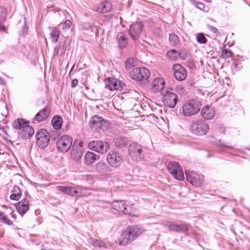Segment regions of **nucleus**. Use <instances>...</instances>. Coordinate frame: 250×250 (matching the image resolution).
<instances>
[{
	"label": "nucleus",
	"instance_id": "1",
	"mask_svg": "<svg viewBox=\"0 0 250 250\" xmlns=\"http://www.w3.org/2000/svg\"><path fill=\"white\" fill-rule=\"evenodd\" d=\"M144 231V229L137 226L128 227L123 232L120 238V245L125 246L130 243L143 233Z\"/></svg>",
	"mask_w": 250,
	"mask_h": 250
},
{
	"label": "nucleus",
	"instance_id": "2",
	"mask_svg": "<svg viewBox=\"0 0 250 250\" xmlns=\"http://www.w3.org/2000/svg\"><path fill=\"white\" fill-rule=\"evenodd\" d=\"M202 106L201 103L195 99L184 102L182 105L183 115L185 117H191L197 114Z\"/></svg>",
	"mask_w": 250,
	"mask_h": 250
},
{
	"label": "nucleus",
	"instance_id": "3",
	"mask_svg": "<svg viewBox=\"0 0 250 250\" xmlns=\"http://www.w3.org/2000/svg\"><path fill=\"white\" fill-rule=\"evenodd\" d=\"M209 130L208 124L201 120H198L192 123L190 131L192 134L196 135H204L207 134Z\"/></svg>",
	"mask_w": 250,
	"mask_h": 250
},
{
	"label": "nucleus",
	"instance_id": "4",
	"mask_svg": "<svg viewBox=\"0 0 250 250\" xmlns=\"http://www.w3.org/2000/svg\"><path fill=\"white\" fill-rule=\"evenodd\" d=\"M36 138L37 146L41 148H44L49 144L50 135L46 129H41L37 132Z\"/></svg>",
	"mask_w": 250,
	"mask_h": 250
},
{
	"label": "nucleus",
	"instance_id": "5",
	"mask_svg": "<svg viewBox=\"0 0 250 250\" xmlns=\"http://www.w3.org/2000/svg\"><path fill=\"white\" fill-rule=\"evenodd\" d=\"M130 77L133 80L141 81L146 80L149 77L150 72L148 69L144 68H135L130 72Z\"/></svg>",
	"mask_w": 250,
	"mask_h": 250
},
{
	"label": "nucleus",
	"instance_id": "6",
	"mask_svg": "<svg viewBox=\"0 0 250 250\" xmlns=\"http://www.w3.org/2000/svg\"><path fill=\"white\" fill-rule=\"evenodd\" d=\"M144 28L143 23L141 21H137L130 26L128 34L133 40L136 41L140 38Z\"/></svg>",
	"mask_w": 250,
	"mask_h": 250
},
{
	"label": "nucleus",
	"instance_id": "7",
	"mask_svg": "<svg viewBox=\"0 0 250 250\" xmlns=\"http://www.w3.org/2000/svg\"><path fill=\"white\" fill-rule=\"evenodd\" d=\"M128 152L130 157L136 162L141 161L144 158L142 146L137 143H133L129 146Z\"/></svg>",
	"mask_w": 250,
	"mask_h": 250
},
{
	"label": "nucleus",
	"instance_id": "8",
	"mask_svg": "<svg viewBox=\"0 0 250 250\" xmlns=\"http://www.w3.org/2000/svg\"><path fill=\"white\" fill-rule=\"evenodd\" d=\"M88 147L90 149L98 153L104 154L108 150L110 145L105 141H92L89 143Z\"/></svg>",
	"mask_w": 250,
	"mask_h": 250
},
{
	"label": "nucleus",
	"instance_id": "9",
	"mask_svg": "<svg viewBox=\"0 0 250 250\" xmlns=\"http://www.w3.org/2000/svg\"><path fill=\"white\" fill-rule=\"evenodd\" d=\"M168 171L177 180L182 181L184 179V174L181 167L178 163L171 162L167 165Z\"/></svg>",
	"mask_w": 250,
	"mask_h": 250
},
{
	"label": "nucleus",
	"instance_id": "10",
	"mask_svg": "<svg viewBox=\"0 0 250 250\" xmlns=\"http://www.w3.org/2000/svg\"><path fill=\"white\" fill-rule=\"evenodd\" d=\"M72 139L68 135H63L58 139L57 142L58 149L63 152L68 151L72 146Z\"/></svg>",
	"mask_w": 250,
	"mask_h": 250
},
{
	"label": "nucleus",
	"instance_id": "11",
	"mask_svg": "<svg viewBox=\"0 0 250 250\" xmlns=\"http://www.w3.org/2000/svg\"><path fill=\"white\" fill-rule=\"evenodd\" d=\"M187 180L193 186H201L203 182V176L191 171H186Z\"/></svg>",
	"mask_w": 250,
	"mask_h": 250
},
{
	"label": "nucleus",
	"instance_id": "12",
	"mask_svg": "<svg viewBox=\"0 0 250 250\" xmlns=\"http://www.w3.org/2000/svg\"><path fill=\"white\" fill-rule=\"evenodd\" d=\"M105 85L110 90H122L124 83L115 78H108L105 80Z\"/></svg>",
	"mask_w": 250,
	"mask_h": 250
},
{
	"label": "nucleus",
	"instance_id": "13",
	"mask_svg": "<svg viewBox=\"0 0 250 250\" xmlns=\"http://www.w3.org/2000/svg\"><path fill=\"white\" fill-rule=\"evenodd\" d=\"M106 160L110 166L117 167L120 165L122 158L118 152L111 151L108 153Z\"/></svg>",
	"mask_w": 250,
	"mask_h": 250
},
{
	"label": "nucleus",
	"instance_id": "14",
	"mask_svg": "<svg viewBox=\"0 0 250 250\" xmlns=\"http://www.w3.org/2000/svg\"><path fill=\"white\" fill-rule=\"evenodd\" d=\"M177 95L173 92L167 91L163 97V101L167 107L173 108L177 104Z\"/></svg>",
	"mask_w": 250,
	"mask_h": 250
},
{
	"label": "nucleus",
	"instance_id": "15",
	"mask_svg": "<svg viewBox=\"0 0 250 250\" xmlns=\"http://www.w3.org/2000/svg\"><path fill=\"white\" fill-rule=\"evenodd\" d=\"M172 71L175 79L179 81L184 80L187 76V71L185 67L177 63L173 65Z\"/></svg>",
	"mask_w": 250,
	"mask_h": 250
},
{
	"label": "nucleus",
	"instance_id": "16",
	"mask_svg": "<svg viewBox=\"0 0 250 250\" xmlns=\"http://www.w3.org/2000/svg\"><path fill=\"white\" fill-rule=\"evenodd\" d=\"M105 124L103 118L99 115L93 116L90 120L89 125L91 128L95 131H98Z\"/></svg>",
	"mask_w": 250,
	"mask_h": 250
},
{
	"label": "nucleus",
	"instance_id": "17",
	"mask_svg": "<svg viewBox=\"0 0 250 250\" xmlns=\"http://www.w3.org/2000/svg\"><path fill=\"white\" fill-rule=\"evenodd\" d=\"M201 116L206 120H210L214 118L216 111L215 108L209 105L203 107L201 110Z\"/></svg>",
	"mask_w": 250,
	"mask_h": 250
},
{
	"label": "nucleus",
	"instance_id": "18",
	"mask_svg": "<svg viewBox=\"0 0 250 250\" xmlns=\"http://www.w3.org/2000/svg\"><path fill=\"white\" fill-rule=\"evenodd\" d=\"M83 144L82 142H80L79 146H76L75 144L72 146L71 150V157L73 159L78 161L82 158L83 153L82 148Z\"/></svg>",
	"mask_w": 250,
	"mask_h": 250
},
{
	"label": "nucleus",
	"instance_id": "19",
	"mask_svg": "<svg viewBox=\"0 0 250 250\" xmlns=\"http://www.w3.org/2000/svg\"><path fill=\"white\" fill-rule=\"evenodd\" d=\"M16 208L18 213L21 215L25 214L29 209V203L27 199L24 198L19 202L16 205Z\"/></svg>",
	"mask_w": 250,
	"mask_h": 250
},
{
	"label": "nucleus",
	"instance_id": "20",
	"mask_svg": "<svg viewBox=\"0 0 250 250\" xmlns=\"http://www.w3.org/2000/svg\"><path fill=\"white\" fill-rule=\"evenodd\" d=\"M19 136L22 139H27L30 138L34 133V128L29 125H26L21 131L18 132Z\"/></svg>",
	"mask_w": 250,
	"mask_h": 250
},
{
	"label": "nucleus",
	"instance_id": "21",
	"mask_svg": "<svg viewBox=\"0 0 250 250\" xmlns=\"http://www.w3.org/2000/svg\"><path fill=\"white\" fill-rule=\"evenodd\" d=\"M166 226L168 227L169 230L175 231H186L188 229V226L187 224H182L181 225H178L174 223L168 222L165 224Z\"/></svg>",
	"mask_w": 250,
	"mask_h": 250
},
{
	"label": "nucleus",
	"instance_id": "22",
	"mask_svg": "<svg viewBox=\"0 0 250 250\" xmlns=\"http://www.w3.org/2000/svg\"><path fill=\"white\" fill-rule=\"evenodd\" d=\"M87 241L91 245L98 248H107L110 246V243L106 240L101 241L91 237L89 238Z\"/></svg>",
	"mask_w": 250,
	"mask_h": 250
},
{
	"label": "nucleus",
	"instance_id": "23",
	"mask_svg": "<svg viewBox=\"0 0 250 250\" xmlns=\"http://www.w3.org/2000/svg\"><path fill=\"white\" fill-rule=\"evenodd\" d=\"M56 189L57 190L60 191L68 195L76 196L77 186L75 187H70L59 186L56 187Z\"/></svg>",
	"mask_w": 250,
	"mask_h": 250
},
{
	"label": "nucleus",
	"instance_id": "24",
	"mask_svg": "<svg viewBox=\"0 0 250 250\" xmlns=\"http://www.w3.org/2000/svg\"><path fill=\"white\" fill-rule=\"evenodd\" d=\"M112 8V4L108 1L100 3L97 6L96 11L99 13H106L109 12Z\"/></svg>",
	"mask_w": 250,
	"mask_h": 250
},
{
	"label": "nucleus",
	"instance_id": "25",
	"mask_svg": "<svg viewBox=\"0 0 250 250\" xmlns=\"http://www.w3.org/2000/svg\"><path fill=\"white\" fill-rule=\"evenodd\" d=\"M165 84V81L163 79H155L152 82L151 89L154 92H159L163 89Z\"/></svg>",
	"mask_w": 250,
	"mask_h": 250
},
{
	"label": "nucleus",
	"instance_id": "26",
	"mask_svg": "<svg viewBox=\"0 0 250 250\" xmlns=\"http://www.w3.org/2000/svg\"><path fill=\"white\" fill-rule=\"evenodd\" d=\"M109 167L104 162H99L95 165V170L101 175H105L109 171Z\"/></svg>",
	"mask_w": 250,
	"mask_h": 250
},
{
	"label": "nucleus",
	"instance_id": "27",
	"mask_svg": "<svg viewBox=\"0 0 250 250\" xmlns=\"http://www.w3.org/2000/svg\"><path fill=\"white\" fill-rule=\"evenodd\" d=\"M7 12L5 8L0 6V31L7 33V28L3 23L6 20Z\"/></svg>",
	"mask_w": 250,
	"mask_h": 250
},
{
	"label": "nucleus",
	"instance_id": "28",
	"mask_svg": "<svg viewBox=\"0 0 250 250\" xmlns=\"http://www.w3.org/2000/svg\"><path fill=\"white\" fill-rule=\"evenodd\" d=\"M50 113L48 109L45 108L39 111L35 116V120L37 122H41L45 120Z\"/></svg>",
	"mask_w": 250,
	"mask_h": 250
},
{
	"label": "nucleus",
	"instance_id": "29",
	"mask_svg": "<svg viewBox=\"0 0 250 250\" xmlns=\"http://www.w3.org/2000/svg\"><path fill=\"white\" fill-rule=\"evenodd\" d=\"M28 124H29V122L28 121H27L23 119L19 118L13 122V125L15 129L18 130V132H20L21 131V130L23 128L25 125Z\"/></svg>",
	"mask_w": 250,
	"mask_h": 250
},
{
	"label": "nucleus",
	"instance_id": "30",
	"mask_svg": "<svg viewBox=\"0 0 250 250\" xmlns=\"http://www.w3.org/2000/svg\"><path fill=\"white\" fill-rule=\"evenodd\" d=\"M117 40L120 48H125L128 42V39L126 35L120 33L117 36Z\"/></svg>",
	"mask_w": 250,
	"mask_h": 250
},
{
	"label": "nucleus",
	"instance_id": "31",
	"mask_svg": "<svg viewBox=\"0 0 250 250\" xmlns=\"http://www.w3.org/2000/svg\"><path fill=\"white\" fill-rule=\"evenodd\" d=\"M97 159L96 155L91 151L87 152L84 156V163L87 165H92Z\"/></svg>",
	"mask_w": 250,
	"mask_h": 250
},
{
	"label": "nucleus",
	"instance_id": "32",
	"mask_svg": "<svg viewBox=\"0 0 250 250\" xmlns=\"http://www.w3.org/2000/svg\"><path fill=\"white\" fill-rule=\"evenodd\" d=\"M51 123L54 129H60L62 126V119L61 116H56L53 118Z\"/></svg>",
	"mask_w": 250,
	"mask_h": 250
},
{
	"label": "nucleus",
	"instance_id": "33",
	"mask_svg": "<svg viewBox=\"0 0 250 250\" xmlns=\"http://www.w3.org/2000/svg\"><path fill=\"white\" fill-rule=\"evenodd\" d=\"M21 196V191L18 186H15L10 197L11 200L18 201Z\"/></svg>",
	"mask_w": 250,
	"mask_h": 250
},
{
	"label": "nucleus",
	"instance_id": "34",
	"mask_svg": "<svg viewBox=\"0 0 250 250\" xmlns=\"http://www.w3.org/2000/svg\"><path fill=\"white\" fill-rule=\"evenodd\" d=\"M125 204L124 201H114L112 203V207L114 209L123 212L125 209Z\"/></svg>",
	"mask_w": 250,
	"mask_h": 250
},
{
	"label": "nucleus",
	"instance_id": "35",
	"mask_svg": "<svg viewBox=\"0 0 250 250\" xmlns=\"http://www.w3.org/2000/svg\"><path fill=\"white\" fill-rule=\"evenodd\" d=\"M89 195H90V192L89 189L87 188H83L80 186H77L76 196H87Z\"/></svg>",
	"mask_w": 250,
	"mask_h": 250
},
{
	"label": "nucleus",
	"instance_id": "36",
	"mask_svg": "<svg viewBox=\"0 0 250 250\" xmlns=\"http://www.w3.org/2000/svg\"><path fill=\"white\" fill-rule=\"evenodd\" d=\"M167 56L170 60L175 61L178 59L180 54L179 52L175 50H170L167 51Z\"/></svg>",
	"mask_w": 250,
	"mask_h": 250
},
{
	"label": "nucleus",
	"instance_id": "37",
	"mask_svg": "<svg viewBox=\"0 0 250 250\" xmlns=\"http://www.w3.org/2000/svg\"><path fill=\"white\" fill-rule=\"evenodd\" d=\"M135 209L132 205H127L126 203L125 204V209H123V213L128 215H134Z\"/></svg>",
	"mask_w": 250,
	"mask_h": 250
},
{
	"label": "nucleus",
	"instance_id": "38",
	"mask_svg": "<svg viewBox=\"0 0 250 250\" xmlns=\"http://www.w3.org/2000/svg\"><path fill=\"white\" fill-rule=\"evenodd\" d=\"M60 31L56 27L53 28L50 33L52 41L54 42H57L60 37Z\"/></svg>",
	"mask_w": 250,
	"mask_h": 250
},
{
	"label": "nucleus",
	"instance_id": "39",
	"mask_svg": "<svg viewBox=\"0 0 250 250\" xmlns=\"http://www.w3.org/2000/svg\"><path fill=\"white\" fill-rule=\"evenodd\" d=\"M169 40L170 43L172 45H176L179 42L178 36L174 33L170 34L169 36Z\"/></svg>",
	"mask_w": 250,
	"mask_h": 250
},
{
	"label": "nucleus",
	"instance_id": "40",
	"mask_svg": "<svg viewBox=\"0 0 250 250\" xmlns=\"http://www.w3.org/2000/svg\"><path fill=\"white\" fill-rule=\"evenodd\" d=\"M94 24L88 22H84L82 25V28L83 30L93 32Z\"/></svg>",
	"mask_w": 250,
	"mask_h": 250
},
{
	"label": "nucleus",
	"instance_id": "41",
	"mask_svg": "<svg viewBox=\"0 0 250 250\" xmlns=\"http://www.w3.org/2000/svg\"><path fill=\"white\" fill-rule=\"evenodd\" d=\"M135 63V62L134 58H129L125 62V67L126 69H129L134 66Z\"/></svg>",
	"mask_w": 250,
	"mask_h": 250
},
{
	"label": "nucleus",
	"instance_id": "42",
	"mask_svg": "<svg viewBox=\"0 0 250 250\" xmlns=\"http://www.w3.org/2000/svg\"><path fill=\"white\" fill-rule=\"evenodd\" d=\"M222 57L224 59H228L231 57L232 52L228 49H223L221 54Z\"/></svg>",
	"mask_w": 250,
	"mask_h": 250
},
{
	"label": "nucleus",
	"instance_id": "43",
	"mask_svg": "<svg viewBox=\"0 0 250 250\" xmlns=\"http://www.w3.org/2000/svg\"><path fill=\"white\" fill-rule=\"evenodd\" d=\"M197 41L200 43H205L207 40L203 34L200 33L197 36Z\"/></svg>",
	"mask_w": 250,
	"mask_h": 250
},
{
	"label": "nucleus",
	"instance_id": "44",
	"mask_svg": "<svg viewBox=\"0 0 250 250\" xmlns=\"http://www.w3.org/2000/svg\"><path fill=\"white\" fill-rule=\"evenodd\" d=\"M196 7L198 9L205 12H208L209 10V8L208 6H206L204 3L200 2L196 3Z\"/></svg>",
	"mask_w": 250,
	"mask_h": 250
},
{
	"label": "nucleus",
	"instance_id": "45",
	"mask_svg": "<svg viewBox=\"0 0 250 250\" xmlns=\"http://www.w3.org/2000/svg\"><path fill=\"white\" fill-rule=\"evenodd\" d=\"M1 220H2L3 222L9 226H11L13 224V222L10 219H8L7 217L4 215V214L3 215V216L1 217Z\"/></svg>",
	"mask_w": 250,
	"mask_h": 250
},
{
	"label": "nucleus",
	"instance_id": "46",
	"mask_svg": "<svg viewBox=\"0 0 250 250\" xmlns=\"http://www.w3.org/2000/svg\"><path fill=\"white\" fill-rule=\"evenodd\" d=\"M65 51V47L64 45L61 46L60 44H59V46L57 49V54H62L64 53Z\"/></svg>",
	"mask_w": 250,
	"mask_h": 250
},
{
	"label": "nucleus",
	"instance_id": "47",
	"mask_svg": "<svg viewBox=\"0 0 250 250\" xmlns=\"http://www.w3.org/2000/svg\"><path fill=\"white\" fill-rule=\"evenodd\" d=\"M71 21L70 20H66L63 23L62 28L63 29H69L71 26Z\"/></svg>",
	"mask_w": 250,
	"mask_h": 250
},
{
	"label": "nucleus",
	"instance_id": "48",
	"mask_svg": "<svg viewBox=\"0 0 250 250\" xmlns=\"http://www.w3.org/2000/svg\"><path fill=\"white\" fill-rule=\"evenodd\" d=\"M208 29L209 30V31H210L211 32H212L214 34H215L216 35H218L219 34V32H218V30L216 28H215V27H214L213 26H208Z\"/></svg>",
	"mask_w": 250,
	"mask_h": 250
},
{
	"label": "nucleus",
	"instance_id": "49",
	"mask_svg": "<svg viewBox=\"0 0 250 250\" xmlns=\"http://www.w3.org/2000/svg\"><path fill=\"white\" fill-rule=\"evenodd\" d=\"M78 83V81L77 79H73L71 82V85L73 87H75L77 85Z\"/></svg>",
	"mask_w": 250,
	"mask_h": 250
},
{
	"label": "nucleus",
	"instance_id": "50",
	"mask_svg": "<svg viewBox=\"0 0 250 250\" xmlns=\"http://www.w3.org/2000/svg\"><path fill=\"white\" fill-rule=\"evenodd\" d=\"M221 147H223V148H230V147H229V146H227V145H224V144L221 145Z\"/></svg>",
	"mask_w": 250,
	"mask_h": 250
},
{
	"label": "nucleus",
	"instance_id": "51",
	"mask_svg": "<svg viewBox=\"0 0 250 250\" xmlns=\"http://www.w3.org/2000/svg\"><path fill=\"white\" fill-rule=\"evenodd\" d=\"M4 83V81L0 77V84H2Z\"/></svg>",
	"mask_w": 250,
	"mask_h": 250
},
{
	"label": "nucleus",
	"instance_id": "52",
	"mask_svg": "<svg viewBox=\"0 0 250 250\" xmlns=\"http://www.w3.org/2000/svg\"><path fill=\"white\" fill-rule=\"evenodd\" d=\"M3 214H4V213H3L1 211H0V217H2V216H3Z\"/></svg>",
	"mask_w": 250,
	"mask_h": 250
},
{
	"label": "nucleus",
	"instance_id": "53",
	"mask_svg": "<svg viewBox=\"0 0 250 250\" xmlns=\"http://www.w3.org/2000/svg\"><path fill=\"white\" fill-rule=\"evenodd\" d=\"M205 1L208 2H211V0H204Z\"/></svg>",
	"mask_w": 250,
	"mask_h": 250
},
{
	"label": "nucleus",
	"instance_id": "54",
	"mask_svg": "<svg viewBox=\"0 0 250 250\" xmlns=\"http://www.w3.org/2000/svg\"><path fill=\"white\" fill-rule=\"evenodd\" d=\"M248 152H250V149H248Z\"/></svg>",
	"mask_w": 250,
	"mask_h": 250
}]
</instances>
